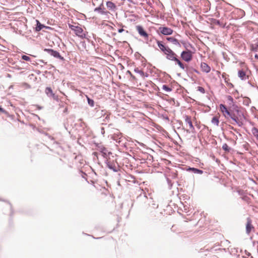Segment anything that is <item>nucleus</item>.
<instances>
[{
  "label": "nucleus",
  "mask_w": 258,
  "mask_h": 258,
  "mask_svg": "<svg viewBox=\"0 0 258 258\" xmlns=\"http://www.w3.org/2000/svg\"><path fill=\"white\" fill-rule=\"evenodd\" d=\"M220 111L223 113L225 117H231L233 120L239 126L243 124V121L245 120V117L243 115H242L241 116L239 115V117L232 116L229 111L226 108V107L223 104H220Z\"/></svg>",
  "instance_id": "1"
},
{
  "label": "nucleus",
  "mask_w": 258,
  "mask_h": 258,
  "mask_svg": "<svg viewBox=\"0 0 258 258\" xmlns=\"http://www.w3.org/2000/svg\"><path fill=\"white\" fill-rule=\"evenodd\" d=\"M164 53L166 55V57L167 59L175 61L180 68L184 69V67L183 64L179 59L176 58V54L170 48L168 50H166V52Z\"/></svg>",
  "instance_id": "2"
},
{
  "label": "nucleus",
  "mask_w": 258,
  "mask_h": 258,
  "mask_svg": "<svg viewBox=\"0 0 258 258\" xmlns=\"http://www.w3.org/2000/svg\"><path fill=\"white\" fill-rule=\"evenodd\" d=\"M70 27L71 28L72 30L74 31L76 34L77 35H78V36L81 37H85V34L83 32V30L81 27L77 26H73V25H72Z\"/></svg>",
  "instance_id": "3"
},
{
  "label": "nucleus",
  "mask_w": 258,
  "mask_h": 258,
  "mask_svg": "<svg viewBox=\"0 0 258 258\" xmlns=\"http://www.w3.org/2000/svg\"><path fill=\"white\" fill-rule=\"evenodd\" d=\"M181 57L185 61H189L192 58V52L189 50L183 51Z\"/></svg>",
  "instance_id": "4"
},
{
  "label": "nucleus",
  "mask_w": 258,
  "mask_h": 258,
  "mask_svg": "<svg viewBox=\"0 0 258 258\" xmlns=\"http://www.w3.org/2000/svg\"><path fill=\"white\" fill-rule=\"evenodd\" d=\"M159 31L162 34L165 35H171L173 32V30L171 28L168 27H160L159 28Z\"/></svg>",
  "instance_id": "5"
},
{
  "label": "nucleus",
  "mask_w": 258,
  "mask_h": 258,
  "mask_svg": "<svg viewBox=\"0 0 258 258\" xmlns=\"http://www.w3.org/2000/svg\"><path fill=\"white\" fill-rule=\"evenodd\" d=\"M44 50L48 52L51 55H53V56H54L55 57L59 58L60 57L59 53L56 51H54L52 49H45Z\"/></svg>",
  "instance_id": "6"
},
{
  "label": "nucleus",
  "mask_w": 258,
  "mask_h": 258,
  "mask_svg": "<svg viewBox=\"0 0 258 258\" xmlns=\"http://www.w3.org/2000/svg\"><path fill=\"white\" fill-rule=\"evenodd\" d=\"M201 67L202 70L206 73H209L211 70L210 67L206 63H202Z\"/></svg>",
  "instance_id": "7"
},
{
  "label": "nucleus",
  "mask_w": 258,
  "mask_h": 258,
  "mask_svg": "<svg viewBox=\"0 0 258 258\" xmlns=\"http://www.w3.org/2000/svg\"><path fill=\"white\" fill-rule=\"evenodd\" d=\"M137 30L139 32V33L144 37H147L148 35L147 33L144 30L143 28L140 26H138L137 27Z\"/></svg>",
  "instance_id": "8"
},
{
  "label": "nucleus",
  "mask_w": 258,
  "mask_h": 258,
  "mask_svg": "<svg viewBox=\"0 0 258 258\" xmlns=\"http://www.w3.org/2000/svg\"><path fill=\"white\" fill-rule=\"evenodd\" d=\"M185 122L187 123V124H188L189 128L191 130H193L194 128V126L192 124V122L191 121L190 118L189 117L186 116L185 117Z\"/></svg>",
  "instance_id": "9"
},
{
  "label": "nucleus",
  "mask_w": 258,
  "mask_h": 258,
  "mask_svg": "<svg viewBox=\"0 0 258 258\" xmlns=\"http://www.w3.org/2000/svg\"><path fill=\"white\" fill-rule=\"evenodd\" d=\"M158 45L159 47L160 48V49L162 51H163L164 53H166V50H168L169 49V48L166 47L164 45H163V44H162L161 42H160L159 41L158 42Z\"/></svg>",
  "instance_id": "10"
},
{
  "label": "nucleus",
  "mask_w": 258,
  "mask_h": 258,
  "mask_svg": "<svg viewBox=\"0 0 258 258\" xmlns=\"http://www.w3.org/2000/svg\"><path fill=\"white\" fill-rule=\"evenodd\" d=\"M36 22L37 23L36 27L35 28V30L36 31H39L43 28L45 27V26L42 25L38 20H36Z\"/></svg>",
  "instance_id": "11"
},
{
  "label": "nucleus",
  "mask_w": 258,
  "mask_h": 258,
  "mask_svg": "<svg viewBox=\"0 0 258 258\" xmlns=\"http://www.w3.org/2000/svg\"><path fill=\"white\" fill-rule=\"evenodd\" d=\"M45 93L49 97H54V94L53 93L51 89L49 87H47L45 89Z\"/></svg>",
  "instance_id": "12"
},
{
  "label": "nucleus",
  "mask_w": 258,
  "mask_h": 258,
  "mask_svg": "<svg viewBox=\"0 0 258 258\" xmlns=\"http://www.w3.org/2000/svg\"><path fill=\"white\" fill-rule=\"evenodd\" d=\"M167 40H168L169 41H170L173 44L179 45V43L178 40L173 37H168V38H167Z\"/></svg>",
  "instance_id": "13"
},
{
  "label": "nucleus",
  "mask_w": 258,
  "mask_h": 258,
  "mask_svg": "<svg viewBox=\"0 0 258 258\" xmlns=\"http://www.w3.org/2000/svg\"><path fill=\"white\" fill-rule=\"evenodd\" d=\"M106 6H107V8L110 10H113L115 7V5L111 2H107Z\"/></svg>",
  "instance_id": "14"
},
{
  "label": "nucleus",
  "mask_w": 258,
  "mask_h": 258,
  "mask_svg": "<svg viewBox=\"0 0 258 258\" xmlns=\"http://www.w3.org/2000/svg\"><path fill=\"white\" fill-rule=\"evenodd\" d=\"M238 76L242 80H244V79H246L245 73L244 72L242 71H239V72H238Z\"/></svg>",
  "instance_id": "15"
},
{
  "label": "nucleus",
  "mask_w": 258,
  "mask_h": 258,
  "mask_svg": "<svg viewBox=\"0 0 258 258\" xmlns=\"http://www.w3.org/2000/svg\"><path fill=\"white\" fill-rule=\"evenodd\" d=\"M252 228V226H251L250 223L248 221L246 224V232L247 233H249Z\"/></svg>",
  "instance_id": "16"
},
{
  "label": "nucleus",
  "mask_w": 258,
  "mask_h": 258,
  "mask_svg": "<svg viewBox=\"0 0 258 258\" xmlns=\"http://www.w3.org/2000/svg\"><path fill=\"white\" fill-rule=\"evenodd\" d=\"M212 122L213 124L218 126L219 124V120L216 117H214L212 119Z\"/></svg>",
  "instance_id": "17"
},
{
  "label": "nucleus",
  "mask_w": 258,
  "mask_h": 258,
  "mask_svg": "<svg viewBox=\"0 0 258 258\" xmlns=\"http://www.w3.org/2000/svg\"><path fill=\"white\" fill-rule=\"evenodd\" d=\"M191 170L194 172L195 173H199L202 174L203 173V171L202 170H200L199 169H196V168H191Z\"/></svg>",
  "instance_id": "18"
},
{
  "label": "nucleus",
  "mask_w": 258,
  "mask_h": 258,
  "mask_svg": "<svg viewBox=\"0 0 258 258\" xmlns=\"http://www.w3.org/2000/svg\"><path fill=\"white\" fill-rule=\"evenodd\" d=\"M87 100H88V104L91 106H94V101L93 100L90 99L89 98H87Z\"/></svg>",
  "instance_id": "19"
},
{
  "label": "nucleus",
  "mask_w": 258,
  "mask_h": 258,
  "mask_svg": "<svg viewBox=\"0 0 258 258\" xmlns=\"http://www.w3.org/2000/svg\"><path fill=\"white\" fill-rule=\"evenodd\" d=\"M163 89L166 92H170L171 91V89L166 85L163 86Z\"/></svg>",
  "instance_id": "20"
},
{
  "label": "nucleus",
  "mask_w": 258,
  "mask_h": 258,
  "mask_svg": "<svg viewBox=\"0 0 258 258\" xmlns=\"http://www.w3.org/2000/svg\"><path fill=\"white\" fill-rule=\"evenodd\" d=\"M22 58L23 59L26 60V61H29L30 60V58L27 55H24L22 56Z\"/></svg>",
  "instance_id": "21"
},
{
  "label": "nucleus",
  "mask_w": 258,
  "mask_h": 258,
  "mask_svg": "<svg viewBox=\"0 0 258 258\" xmlns=\"http://www.w3.org/2000/svg\"><path fill=\"white\" fill-rule=\"evenodd\" d=\"M253 134L258 139V131L256 130H254L253 131Z\"/></svg>",
  "instance_id": "22"
},
{
  "label": "nucleus",
  "mask_w": 258,
  "mask_h": 258,
  "mask_svg": "<svg viewBox=\"0 0 258 258\" xmlns=\"http://www.w3.org/2000/svg\"><path fill=\"white\" fill-rule=\"evenodd\" d=\"M222 148L225 151L228 150V146L226 144H224L223 145Z\"/></svg>",
  "instance_id": "23"
},
{
  "label": "nucleus",
  "mask_w": 258,
  "mask_h": 258,
  "mask_svg": "<svg viewBox=\"0 0 258 258\" xmlns=\"http://www.w3.org/2000/svg\"><path fill=\"white\" fill-rule=\"evenodd\" d=\"M135 71L136 72L141 74V75H142L143 74V72H142L141 71L139 70L138 69H135Z\"/></svg>",
  "instance_id": "24"
},
{
  "label": "nucleus",
  "mask_w": 258,
  "mask_h": 258,
  "mask_svg": "<svg viewBox=\"0 0 258 258\" xmlns=\"http://www.w3.org/2000/svg\"><path fill=\"white\" fill-rule=\"evenodd\" d=\"M123 30H124L123 29H120L118 30V31L119 33H121L123 31Z\"/></svg>",
  "instance_id": "25"
},
{
  "label": "nucleus",
  "mask_w": 258,
  "mask_h": 258,
  "mask_svg": "<svg viewBox=\"0 0 258 258\" xmlns=\"http://www.w3.org/2000/svg\"><path fill=\"white\" fill-rule=\"evenodd\" d=\"M199 90L202 91V90H203V89L202 88H200Z\"/></svg>",
  "instance_id": "26"
},
{
  "label": "nucleus",
  "mask_w": 258,
  "mask_h": 258,
  "mask_svg": "<svg viewBox=\"0 0 258 258\" xmlns=\"http://www.w3.org/2000/svg\"><path fill=\"white\" fill-rule=\"evenodd\" d=\"M255 57L258 58V56L257 55H255Z\"/></svg>",
  "instance_id": "27"
},
{
  "label": "nucleus",
  "mask_w": 258,
  "mask_h": 258,
  "mask_svg": "<svg viewBox=\"0 0 258 258\" xmlns=\"http://www.w3.org/2000/svg\"><path fill=\"white\" fill-rule=\"evenodd\" d=\"M3 110V109L0 108V110Z\"/></svg>",
  "instance_id": "28"
},
{
  "label": "nucleus",
  "mask_w": 258,
  "mask_h": 258,
  "mask_svg": "<svg viewBox=\"0 0 258 258\" xmlns=\"http://www.w3.org/2000/svg\"><path fill=\"white\" fill-rule=\"evenodd\" d=\"M257 46H258V44H257Z\"/></svg>",
  "instance_id": "29"
}]
</instances>
